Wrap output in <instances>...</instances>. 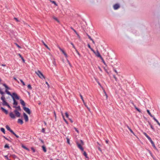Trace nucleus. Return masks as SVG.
<instances>
[{"instance_id":"32","label":"nucleus","mask_w":160,"mask_h":160,"mask_svg":"<svg viewBox=\"0 0 160 160\" xmlns=\"http://www.w3.org/2000/svg\"><path fill=\"white\" fill-rule=\"evenodd\" d=\"M1 99L3 101L5 100V98L3 95H2L1 98Z\"/></svg>"},{"instance_id":"17","label":"nucleus","mask_w":160,"mask_h":160,"mask_svg":"<svg viewBox=\"0 0 160 160\" xmlns=\"http://www.w3.org/2000/svg\"><path fill=\"white\" fill-rule=\"evenodd\" d=\"M60 49L61 50V51L62 52V53L64 54V55L65 56V57H67V56H68L67 55V54L65 52V51L63 50H62V49L61 48H60Z\"/></svg>"},{"instance_id":"14","label":"nucleus","mask_w":160,"mask_h":160,"mask_svg":"<svg viewBox=\"0 0 160 160\" xmlns=\"http://www.w3.org/2000/svg\"><path fill=\"white\" fill-rule=\"evenodd\" d=\"M20 101L21 104L23 106V107H24L25 105V103L24 101L22 99H20Z\"/></svg>"},{"instance_id":"9","label":"nucleus","mask_w":160,"mask_h":160,"mask_svg":"<svg viewBox=\"0 0 160 160\" xmlns=\"http://www.w3.org/2000/svg\"><path fill=\"white\" fill-rule=\"evenodd\" d=\"M41 147L42 148V150L44 152H47V149L45 145H44V144L42 145L41 146Z\"/></svg>"},{"instance_id":"64","label":"nucleus","mask_w":160,"mask_h":160,"mask_svg":"<svg viewBox=\"0 0 160 160\" xmlns=\"http://www.w3.org/2000/svg\"><path fill=\"white\" fill-rule=\"evenodd\" d=\"M105 142L107 144H108V143L109 141L108 140H106L105 141Z\"/></svg>"},{"instance_id":"15","label":"nucleus","mask_w":160,"mask_h":160,"mask_svg":"<svg viewBox=\"0 0 160 160\" xmlns=\"http://www.w3.org/2000/svg\"><path fill=\"white\" fill-rule=\"evenodd\" d=\"M13 104L14 105H15V106H16L17 105L18 102L14 98H13Z\"/></svg>"},{"instance_id":"48","label":"nucleus","mask_w":160,"mask_h":160,"mask_svg":"<svg viewBox=\"0 0 160 160\" xmlns=\"http://www.w3.org/2000/svg\"><path fill=\"white\" fill-rule=\"evenodd\" d=\"M80 143H81V144L82 145H83L84 144V142H83V141L82 140H80Z\"/></svg>"},{"instance_id":"31","label":"nucleus","mask_w":160,"mask_h":160,"mask_svg":"<svg viewBox=\"0 0 160 160\" xmlns=\"http://www.w3.org/2000/svg\"><path fill=\"white\" fill-rule=\"evenodd\" d=\"M52 18H53L57 22H59V21L58 20V19L56 18V17H55L54 16H53L52 17Z\"/></svg>"},{"instance_id":"24","label":"nucleus","mask_w":160,"mask_h":160,"mask_svg":"<svg viewBox=\"0 0 160 160\" xmlns=\"http://www.w3.org/2000/svg\"><path fill=\"white\" fill-rule=\"evenodd\" d=\"M134 107L136 110H137L139 112H141V110L139 108H138L135 105H134Z\"/></svg>"},{"instance_id":"19","label":"nucleus","mask_w":160,"mask_h":160,"mask_svg":"<svg viewBox=\"0 0 160 160\" xmlns=\"http://www.w3.org/2000/svg\"><path fill=\"white\" fill-rule=\"evenodd\" d=\"M42 42L43 44V45L48 50H50V49L48 47V46L45 44V43L44 42L43 40H42Z\"/></svg>"},{"instance_id":"62","label":"nucleus","mask_w":160,"mask_h":160,"mask_svg":"<svg viewBox=\"0 0 160 160\" xmlns=\"http://www.w3.org/2000/svg\"><path fill=\"white\" fill-rule=\"evenodd\" d=\"M0 93L2 95H3L4 94V92H2V91L0 92Z\"/></svg>"},{"instance_id":"50","label":"nucleus","mask_w":160,"mask_h":160,"mask_svg":"<svg viewBox=\"0 0 160 160\" xmlns=\"http://www.w3.org/2000/svg\"><path fill=\"white\" fill-rule=\"evenodd\" d=\"M71 44L72 45L73 48H74L75 49H76V48L75 46H74V45L73 44V43L72 42L71 43Z\"/></svg>"},{"instance_id":"38","label":"nucleus","mask_w":160,"mask_h":160,"mask_svg":"<svg viewBox=\"0 0 160 160\" xmlns=\"http://www.w3.org/2000/svg\"><path fill=\"white\" fill-rule=\"evenodd\" d=\"M28 89H32V87L31 85L29 84L28 85Z\"/></svg>"},{"instance_id":"47","label":"nucleus","mask_w":160,"mask_h":160,"mask_svg":"<svg viewBox=\"0 0 160 160\" xmlns=\"http://www.w3.org/2000/svg\"><path fill=\"white\" fill-rule=\"evenodd\" d=\"M4 147L5 148H9V146L8 145V144H6L5 145Z\"/></svg>"},{"instance_id":"39","label":"nucleus","mask_w":160,"mask_h":160,"mask_svg":"<svg viewBox=\"0 0 160 160\" xmlns=\"http://www.w3.org/2000/svg\"><path fill=\"white\" fill-rule=\"evenodd\" d=\"M20 81L23 86H25V83L22 79H20Z\"/></svg>"},{"instance_id":"60","label":"nucleus","mask_w":160,"mask_h":160,"mask_svg":"<svg viewBox=\"0 0 160 160\" xmlns=\"http://www.w3.org/2000/svg\"><path fill=\"white\" fill-rule=\"evenodd\" d=\"M6 106H7L8 108H9L10 109H11V107L8 104Z\"/></svg>"},{"instance_id":"6","label":"nucleus","mask_w":160,"mask_h":160,"mask_svg":"<svg viewBox=\"0 0 160 160\" xmlns=\"http://www.w3.org/2000/svg\"><path fill=\"white\" fill-rule=\"evenodd\" d=\"M41 79H44L45 81V82L46 84H47L48 86H49V84L48 83V82L46 81V77L41 72Z\"/></svg>"},{"instance_id":"53","label":"nucleus","mask_w":160,"mask_h":160,"mask_svg":"<svg viewBox=\"0 0 160 160\" xmlns=\"http://www.w3.org/2000/svg\"><path fill=\"white\" fill-rule=\"evenodd\" d=\"M74 128L75 130L76 131V132H77L78 133H79V131H78V130L77 128L75 127H74Z\"/></svg>"},{"instance_id":"35","label":"nucleus","mask_w":160,"mask_h":160,"mask_svg":"<svg viewBox=\"0 0 160 160\" xmlns=\"http://www.w3.org/2000/svg\"><path fill=\"white\" fill-rule=\"evenodd\" d=\"M1 131L4 134L5 133V129L3 128H1Z\"/></svg>"},{"instance_id":"36","label":"nucleus","mask_w":160,"mask_h":160,"mask_svg":"<svg viewBox=\"0 0 160 160\" xmlns=\"http://www.w3.org/2000/svg\"><path fill=\"white\" fill-rule=\"evenodd\" d=\"M100 59H101V60H102V62L103 63H104V64L105 65H106V63L105 62V61H104L103 59V58H102H102H100Z\"/></svg>"},{"instance_id":"22","label":"nucleus","mask_w":160,"mask_h":160,"mask_svg":"<svg viewBox=\"0 0 160 160\" xmlns=\"http://www.w3.org/2000/svg\"><path fill=\"white\" fill-rule=\"evenodd\" d=\"M83 155L84 156H85V158H89L88 157V155H87V154L86 153V152L85 151H84L83 152Z\"/></svg>"},{"instance_id":"44","label":"nucleus","mask_w":160,"mask_h":160,"mask_svg":"<svg viewBox=\"0 0 160 160\" xmlns=\"http://www.w3.org/2000/svg\"><path fill=\"white\" fill-rule=\"evenodd\" d=\"M148 152L150 153V155L151 156H152L153 158L152 154V153L151 152V151L149 150H148Z\"/></svg>"},{"instance_id":"23","label":"nucleus","mask_w":160,"mask_h":160,"mask_svg":"<svg viewBox=\"0 0 160 160\" xmlns=\"http://www.w3.org/2000/svg\"><path fill=\"white\" fill-rule=\"evenodd\" d=\"M2 85L3 86H4L5 88H6V90L7 89H9V88L8 87V86L5 83H3L2 84Z\"/></svg>"},{"instance_id":"21","label":"nucleus","mask_w":160,"mask_h":160,"mask_svg":"<svg viewBox=\"0 0 160 160\" xmlns=\"http://www.w3.org/2000/svg\"><path fill=\"white\" fill-rule=\"evenodd\" d=\"M147 113L152 118H153L154 117V116L152 115L151 113H150L149 110H147Z\"/></svg>"},{"instance_id":"29","label":"nucleus","mask_w":160,"mask_h":160,"mask_svg":"<svg viewBox=\"0 0 160 160\" xmlns=\"http://www.w3.org/2000/svg\"><path fill=\"white\" fill-rule=\"evenodd\" d=\"M127 127H128V128L129 129V131H130V132L132 133L134 135V132L132 131V130L131 129V128H129V127L128 126H127Z\"/></svg>"},{"instance_id":"37","label":"nucleus","mask_w":160,"mask_h":160,"mask_svg":"<svg viewBox=\"0 0 160 160\" xmlns=\"http://www.w3.org/2000/svg\"><path fill=\"white\" fill-rule=\"evenodd\" d=\"M13 135H14L17 138H18L19 137V136L18 135H17V134H16L14 132H12V133Z\"/></svg>"},{"instance_id":"49","label":"nucleus","mask_w":160,"mask_h":160,"mask_svg":"<svg viewBox=\"0 0 160 160\" xmlns=\"http://www.w3.org/2000/svg\"><path fill=\"white\" fill-rule=\"evenodd\" d=\"M113 77L115 79V81H117L118 79L116 78V77L115 76V75H113Z\"/></svg>"},{"instance_id":"34","label":"nucleus","mask_w":160,"mask_h":160,"mask_svg":"<svg viewBox=\"0 0 160 160\" xmlns=\"http://www.w3.org/2000/svg\"><path fill=\"white\" fill-rule=\"evenodd\" d=\"M51 2H52V3L54 4L56 6H57L58 5L55 1H51Z\"/></svg>"},{"instance_id":"16","label":"nucleus","mask_w":160,"mask_h":160,"mask_svg":"<svg viewBox=\"0 0 160 160\" xmlns=\"http://www.w3.org/2000/svg\"><path fill=\"white\" fill-rule=\"evenodd\" d=\"M13 108H16V109H17L18 110V111H21V108H20V107L19 106H13Z\"/></svg>"},{"instance_id":"54","label":"nucleus","mask_w":160,"mask_h":160,"mask_svg":"<svg viewBox=\"0 0 160 160\" xmlns=\"http://www.w3.org/2000/svg\"><path fill=\"white\" fill-rule=\"evenodd\" d=\"M92 51L94 54H96V52L92 48L90 49Z\"/></svg>"},{"instance_id":"42","label":"nucleus","mask_w":160,"mask_h":160,"mask_svg":"<svg viewBox=\"0 0 160 160\" xmlns=\"http://www.w3.org/2000/svg\"><path fill=\"white\" fill-rule=\"evenodd\" d=\"M150 126L151 129L153 130V131H155V129L152 124L150 125Z\"/></svg>"},{"instance_id":"18","label":"nucleus","mask_w":160,"mask_h":160,"mask_svg":"<svg viewBox=\"0 0 160 160\" xmlns=\"http://www.w3.org/2000/svg\"><path fill=\"white\" fill-rule=\"evenodd\" d=\"M18 122L20 123L21 124H22L23 123V121L22 119H19L18 120Z\"/></svg>"},{"instance_id":"1","label":"nucleus","mask_w":160,"mask_h":160,"mask_svg":"<svg viewBox=\"0 0 160 160\" xmlns=\"http://www.w3.org/2000/svg\"><path fill=\"white\" fill-rule=\"evenodd\" d=\"M143 134L148 138V140H149V141H150L151 142L154 148L156 150H157V148L155 145L154 143L153 142L151 138L149 136H148V135L146 133L144 132L143 133Z\"/></svg>"},{"instance_id":"27","label":"nucleus","mask_w":160,"mask_h":160,"mask_svg":"<svg viewBox=\"0 0 160 160\" xmlns=\"http://www.w3.org/2000/svg\"><path fill=\"white\" fill-rule=\"evenodd\" d=\"M62 114V118H63V119L64 120V121L67 124H68V122L67 121V120L65 119V117Z\"/></svg>"},{"instance_id":"8","label":"nucleus","mask_w":160,"mask_h":160,"mask_svg":"<svg viewBox=\"0 0 160 160\" xmlns=\"http://www.w3.org/2000/svg\"><path fill=\"white\" fill-rule=\"evenodd\" d=\"M23 117L26 122H27L28 121V117L27 115L24 112L23 113Z\"/></svg>"},{"instance_id":"40","label":"nucleus","mask_w":160,"mask_h":160,"mask_svg":"<svg viewBox=\"0 0 160 160\" xmlns=\"http://www.w3.org/2000/svg\"><path fill=\"white\" fill-rule=\"evenodd\" d=\"M65 115L67 118H69V115L67 112L65 113Z\"/></svg>"},{"instance_id":"59","label":"nucleus","mask_w":160,"mask_h":160,"mask_svg":"<svg viewBox=\"0 0 160 160\" xmlns=\"http://www.w3.org/2000/svg\"><path fill=\"white\" fill-rule=\"evenodd\" d=\"M14 19L17 22H19V21L18 20V19L17 18H14Z\"/></svg>"},{"instance_id":"61","label":"nucleus","mask_w":160,"mask_h":160,"mask_svg":"<svg viewBox=\"0 0 160 160\" xmlns=\"http://www.w3.org/2000/svg\"><path fill=\"white\" fill-rule=\"evenodd\" d=\"M88 48H90V49L91 48V46H90V45L89 43H88Z\"/></svg>"},{"instance_id":"2","label":"nucleus","mask_w":160,"mask_h":160,"mask_svg":"<svg viewBox=\"0 0 160 160\" xmlns=\"http://www.w3.org/2000/svg\"><path fill=\"white\" fill-rule=\"evenodd\" d=\"M11 97H12V99L13 98H14L15 99H16L17 100H19V96L17 95L16 93L15 92H13L12 93Z\"/></svg>"},{"instance_id":"46","label":"nucleus","mask_w":160,"mask_h":160,"mask_svg":"<svg viewBox=\"0 0 160 160\" xmlns=\"http://www.w3.org/2000/svg\"><path fill=\"white\" fill-rule=\"evenodd\" d=\"M3 137L6 140H8V141H9V142H11V141L10 140H9L8 139V138H7L5 136H3Z\"/></svg>"},{"instance_id":"10","label":"nucleus","mask_w":160,"mask_h":160,"mask_svg":"<svg viewBox=\"0 0 160 160\" xmlns=\"http://www.w3.org/2000/svg\"><path fill=\"white\" fill-rule=\"evenodd\" d=\"M9 116L10 118L12 119H15V116L12 112L10 113Z\"/></svg>"},{"instance_id":"52","label":"nucleus","mask_w":160,"mask_h":160,"mask_svg":"<svg viewBox=\"0 0 160 160\" xmlns=\"http://www.w3.org/2000/svg\"><path fill=\"white\" fill-rule=\"evenodd\" d=\"M45 129L44 128H42V132L44 133H45Z\"/></svg>"},{"instance_id":"12","label":"nucleus","mask_w":160,"mask_h":160,"mask_svg":"<svg viewBox=\"0 0 160 160\" xmlns=\"http://www.w3.org/2000/svg\"><path fill=\"white\" fill-rule=\"evenodd\" d=\"M95 55H96V56L98 57H99V58H100L102 57L101 55H100L99 52L98 51V50H97V53L96 52V54H95Z\"/></svg>"},{"instance_id":"33","label":"nucleus","mask_w":160,"mask_h":160,"mask_svg":"<svg viewBox=\"0 0 160 160\" xmlns=\"http://www.w3.org/2000/svg\"><path fill=\"white\" fill-rule=\"evenodd\" d=\"M5 92L7 93L9 95H10V96H11V95H12V94H11V93L9 92L7 90H5Z\"/></svg>"},{"instance_id":"41","label":"nucleus","mask_w":160,"mask_h":160,"mask_svg":"<svg viewBox=\"0 0 160 160\" xmlns=\"http://www.w3.org/2000/svg\"><path fill=\"white\" fill-rule=\"evenodd\" d=\"M67 143H68V144H70V142L69 139V138H67Z\"/></svg>"},{"instance_id":"57","label":"nucleus","mask_w":160,"mask_h":160,"mask_svg":"<svg viewBox=\"0 0 160 160\" xmlns=\"http://www.w3.org/2000/svg\"><path fill=\"white\" fill-rule=\"evenodd\" d=\"M113 69L114 71L117 73V75H118V72H117V71L115 69V68H113Z\"/></svg>"},{"instance_id":"3","label":"nucleus","mask_w":160,"mask_h":160,"mask_svg":"<svg viewBox=\"0 0 160 160\" xmlns=\"http://www.w3.org/2000/svg\"><path fill=\"white\" fill-rule=\"evenodd\" d=\"M76 143L77 145L78 148H79L82 151H83L84 150V149L82 147V145L80 143L78 142H76Z\"/></svg>"},{"instance_id":"4","label":"nucleus","mask_w":160,"mask_h":160,"mask_svg":"<svg viewBox=\"0 0 160 160\" xmlns=\"http://www.w3.org/2000/svg\"><path fill=\"white\" fill-rule=\"evenodd\" d=\"M113 7L114 10H116L120 8V5L118 3H116L113 5Z\"/></svg>"},{"instance_id":"5","label":"nucleus","mask_w":160,"mask_h":160,"mask_svg":"<svg viewBox=\"0 0 160 160\" xmlns=\"http://www.w3.org/2000/svg\"><path fill=\"white\" fill-rule=\"evenodd\" d=\"M23 109L25 111V112H27L28 114H30L31 113V111L30 109L28 108L24 107H23Z\"/></svg>"},{"instance_id":"63","label":"nucleus","mask_w":160,"mask_h":160,"mask_svg":"<svg viewBox=\"0 0 160 160\" xmlns=\"http://www.w3.org/2000/svg\"><path fill=\"white\" fill-rule=\"evenodd\" d=\"M13 79L15 80L16 81H17L18 82V80L16 79V78H15V77H14L13 78Z\"/></svg>"},{"instance_id":"58","label":"nucleus","mask_w":160,"mask_h":160,"mask_svg":"<svg viewBox=\"0 0 160 160\" xmlns=\"http://www.w3.org/2000/svg\"><path fill=\"white\" fill-rule=\"evenodd\" d=\"M15 44L16 45V46L19 48H21V47L20 46H19L18 44L15 43Z\"/></svg>"},{"instance_id":"25","label":"nucleus","mask_w":160,"mask_h":160,"mask_svg":"<svg viewBox=\"0 0 160 160\" xmlns=\"http://www.w3.org/2000/svg\"><path fill=\"white\" fill-rule=\"evenodd\" d=\"M22 147L24 149L29 151V149L23 145H22Z\"/></svg>"},{"instance_id":"11","label":"nucleus","mask_w":160,"mask_h":160,"mask_svg":"<svg viewBox=\"0 0 160 160\" xmlns=\"http://www.w3.org/2000/svg\"><path fill=\"white\" fill-rule=\"evenodd\" d=\"M1 109L6 114H7L8 113V111L3 108L1 107Z\"/></svg>"},{"instance_id":"55","label":"nucleus","mask_w":160,"mask_h":160,"mask_svg":"<svg viewBox=\"0 0 160 160\" xmlns=\"http://www.w3.org/2000/svg\"><path fill=\"white\" fill-rule=\"evenodd\" d=\"M77 53V54H78V55L80 57V54L79 53V52L77 50V49H75Z\"/></svg>"},{"instance_id":"28","label":"nucleus","mask_w":160,"mask_h":160,"mask_svg":"<svg viewBox=\"0 0 160 160\" xmlns=\"http://www.w3.org/2000/svg\"><path fill=\"white\" fill-rule=\"evenodd\" d=\"M2 105L3 106H6L8 103L6 102V100H5L2 102Z\"/></svg>"},{"instance_id":"43","label":"nucleus","mask_w":160,"mask_h":160,"mask_svg":"<svg viewBox=\"0 0 160 160\" xmlns=\"http://www.w3.org/2000/svg\"><path fill=\"white\" fill-rule=\"evenodd\" d=\"M87 35L88 37V38L91 40H92V39L91 38V37L88 34H87Z\"/></svg>"},{"instance_id":"56","label":"nucleus","mask_w":160,"mask_h":160,"mask_svg":"<svg viewBox=\"0 0 160 160\" xmlns=\"http://www.w3.org/2000/svg\"><path fill=\"white\" fill-rule=\"evenodd\" d=\"M80 97L82 99V101L83 102H84V100L83 99V98L81 94H80Z\"/></svg>"},{"instance_id":"7","label":"nucleus","mask_w":160,"mask_h":160,"mask_svg":"<svg viewBox=\"0 0 160 160\" xmlns=\"http://www.w3.org/2000/svg\"><path fill=\"white\" fill-rule=\"evenodd\" d=\"M14 112L15 113V115L17 117H20V113L17 110H15L14 111Z\"/></svg>"},{"instance_id":"26","label":"nucleus","mask_w":160,"mask_h":160,"mask_svg":"<svg viewBox=\"0 0 160 160\" xmlns=\"http://www.w3.org/2000/svg\"><path fill=\"white\" fill-rule=\"evenodd\" d=\"M36 73L37 74V75L40 77V71L39 70H38L37 71H35Z\"/></svg>"},{"instance_id":"20","label":"nucleus","mask_w":160,"mask_h":160,"mask_svg":"<svg viewBox=\"0 0 160 160\" xmlns=\"http://www.w3.org/2000/svg\"><path fill=\"white\" fill-rule=\"evenodd\" d=\"M153 119L155 122H156L160 126V123L158 122V121L154 117L153 118Z\"/></svg>"},{"instance_id":"51","label":"nucleus","mask_w":160,"mask_h":160,"mask_svg":"<svg viewBox=\"0 0 160 160\" xmlns=\"http://www.w3.org/2000/svg\"><path fill=\"white\" fill-rule=\"evenodd\" d=\"M4 157L7 160H11L10 159H9L8 156L7 155L5 156Z\"/></svg>"},{"instance_id":"45","label":"nucleus","mask_w":160,"mask_h":160,"mask_svg":"<svg viewBox=\"0 0 160 160\" xmlns=\"http://www.w3.org/2000/svg\"><path fill=\"white\" fill-rule=\"evenodd\" d=\"M71 29L72 30L74 31V32H75L76 34H78V33L77 32V31H76V30H75L74 29H73L72 27H71Z\"/></svg>"},{"instance_id":"13","label":"nucleus","mask_w":160,"mask_h":160,"mask_svg":"<svg viewBox=\"0 0 160 160\" xmlns=\"http://www.w3.org/2000/svg\"><path fill=\"white\" fill-rule=\"evenodd\" d=\"M6 128L9 131H10L11 133H12L13 132V131L11 130L10 128L8 125H6Z\"/></svg>"},{"instance_id":"30","label":"nucleus","mask_w":160,"mask_h":160,"mask_svg":"<svg viewBox=\"0 0 160 160\" xmlns=\"http://www.w3.org/2000/svg\"><path fill=\"white\" fill-rule=\"evenodd\" d=\"M11 156L12 158H13L14 159H15L16 158H18V157H17V156L14 154L11 155Z\"/></svg>"}]
</instances>
